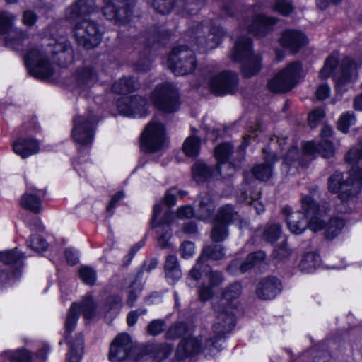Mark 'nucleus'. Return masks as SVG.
I'll return each instance as SVG.
<instances>
[{
	"mask_svg": "<svg viewBox=\"0 0 362 362\" xmlns=\"http://www.w3.org/2000/svg\"><path fill=\"white\" fill-rule=\"evenodd\" d=\"M74 60V51L66 37L44 38L33 45L25 55V64L30 75L45 80L55 71L54 64L67 66Z\"/></svg>",
	"mask_w": 362,
	"mask_h": 362,
	"instance_id": "nucleus-1",
	"label": "nucleus"
},
{
	"mask_svg": "<svg viewBox=\"0 0 362 362\" xmlns=\"http://www.w3.org/2000/svg\"><path fill=\"white\" fill-rule=\"evenodd\" d=\"M242 287L239 283H235L226 288L223 298L214 304L215 320L212 326L214 338L209 339L206 344V349L220 350L218 341L235 326L233 306L228 302L236 299L241 293Z\"/></svg>",
	"mask_w": 362,
	"mask_h": 362,
	"instance_id": "nucleus-2",
	"label": "nucleus"
},
{
	"mask_svg": "<svg viewBox=\"0 0 362 362\" xmlns=\"http://www.w3.org/2000/svg\"><path fill=\"white\" fill-rule=\"evenodd\" d=\"M302 211H291L289 206H285L282 213L286 217V223L289 230L296 235L303 233L307 228L317 232L325 227L322 219L326 211L320 209L318 204L310 195L301 199Z\"/></svg>",
	"mask_w": 362,
	"mask_h": 362,
	"instance_id": "nucleus-3",
	"label": "nucleus"
},
{
	"mask_svg": "<svg viewBox=\"0 0 362 362\" xmlns=\"http://www.w3.org/2000/svg\"><path fill=\"white\" fill-rule=\"evenodd\" d=\"M224 32L219 27H211V22H194L185 35L194 49L206 52L216 48L222 41Z\"/></svg>",
	"mask_w": 362,
	"mask_h": 362,
	"instance_id": "nucleus-4",
	"label": "nucleus"
},
{
	"mask_svg": "<svg viewBox=\"0 0 362 362\" xmlns=\"http://www.w3.org/2000/svg\"><path fill=\"white\" fill-rule=\"evenodd\" d=\"M358 66L349 57L343 59L338 66V57L334 55L329 56L325 60L323 67L319 72L321 78H327L332 74L336 83L338 92L346 90L344 86L355 81L358 76Z\"/></svg>",
	"mask_w": 362,
	"mask_h": 362,
	"instance_id": "nucleus-5",
	"label": "nucleus"
},
{
	"mask_svg": "<svg viewBox=\"0 0 362 362\" xmlns=\"http://www.w3.org/2000/svg\"><path fill=\"white\" fill-rule=\"evenodd\" d=\"M203 76L209 90L215 95L232 94L238 89V77L235 72H219L216 65L209 64L204 68Z\"/></svg>",
	"mask_w": 362,
	"mask_h": 362,
	"instance_id": "nucleus-6",
	"label": "nucleus"
},
{
	"mask_svg": "<svg viewBox=\"0 0 362 362\" xmlns=\"http://www.w3.org/2000/svg\"><path fill=\"white\" fill-rule=\"evenodd\" d=\"M230 58L243 63L242 72L245 77H251L261 69V57L253 53L251 39L247 37H241L236 40Z\"/></svg>",
	"mask_w": 362,
	"mask_h": 362,
	"instance_id": "nucleus-7",
	"label": "nucleus"
},
{
	"mask_svg": "<svg viewBox=\"0 0 362 362\" xmlns=\"http://www.w3.org/2000/svg\"><path fill=\"white\" fill-rule=\"evenodd\" d=\"M305 71L300 62L295 61L279 70L269 80L267 86L270 91L283 93L291 90L305 77Z\"/></svg>",
	"mask_w": 362,
	"mask_h": 362,
	"instance_id": "nucleus-8",
	"label": "nucleus"
},
{
	"mask_svg": "<svg viewBox=\"0 0 362 362\" xmlns=\"http://www.w3.org/2000/svg\"><path fill=\"white\" fill-rule=\"evenodd\" d=\"M263 7L262 4L248 7L245 12L246 16H243L239 26L259 37L269 33L272 26L277 23L278 18L259 13L263 10Z\"/></svg>",
	"mask_w": 362,
	"mask_h": 362,
	"instance_id": "nucleus-9",
	"label": "nucleus"
},
{
	"mask_svg": "<svg viewBox=\"0 0 362 362\" xmlns=\"http://www.w3.org/2000/svg\"><path fill=\"white\" fill-rule=\"evenodd\" d=\"M168 66L177 76L192 74L197 66L193 50L185 45L173 48L168 59Z\"/></svg>",
	"mask_w": 362,
	"mask_h": 362,
	"instance_id": "nucleus-10",
	"label": "nucleus"
},
{
	"mask_svg": "<svg viewBox=\"0 0 362 362\" xmlns=\"http://www.w3.org/2000/svg\"><path fill=\"white\" fill-rule=\"evenodd\" d=\"M151 100L156 108L166 113L177 111L180 105L178 91L168 82L158 85L151 95Z\"/></svg>",
	"mask_w": 362,
	"mask_h": 362,
	"instance_id": "nucleus-11",
	"label": "nucleus"
},
{
	"mask_svg": "<svg viewBox=\"0 0 362 362\" xmlns=\"http://www.w3.org/2000/svg\"><path fill=\"white\" fill-rule=\"evenodd\" d=\"M73 32L78 45L86 49L98 46L103 35L100 25L95 21L86 18L76 23Z\"/></svg>",
	"mask_w": 362,
	"mask_h": 362,
	"instance_id": "nucleus-12",
	"label": "nucleus"
},
{
	"mask_svg": "<svg viewBox=\"0 0 362 362\" xmlns=\"http://www.w3.org/2000/svg\"><path fill=\"white\" fill-rule=\"evenodd\" d=\"M95 124L96 118L93 114L74 117L71 130L74 141L81 146L90 145L94 139Z\"/></svg>",
	"mask_w": 362,
	"mask_h": 362,
	"instance_id": "nucleus-13",
	"label": "nucleus"
},
{
	"mask_svg": "<svg viewBox=\"0 0 362 362\" xmlns=\"http://www.w3.org/2000/svg\"><path fill=\"white\" fill-rule=\"evenodd\" d=\"M141 142L146 151L156 153L161 150L165 144L164 126L158 122L150 123L141 134Z\"/></svg>",
	"mask_w": 362,
	"mask_h": 362,
	"instance_id": "nucleus-14",
	"label": "nucleus"
},
{
	"mask_svg": "<svg viewBox=\"0 0 362 362\" xmlns=\"http://www.w3.org/2000/svg\"><path fill=\"white\" fill-rule=\"evenodd\" d=\"M97 304L93 300L90 295H86L83 297L81 305L78 303H72L66 320V329L69 332H71L77 323L79 317V310H81L83 317L90 320L96 315Z\"/></svg>",
	"mask_w": 362,
	"mask_h": 362,
	"instance_id": "nucleus-15",
	"label": "nucleus"
},
{
	"mask_svg": "<svg viewBox=\"0 0 362 362\" xmlns=\"http://www.w3.org/2000/svg\"><path fill=\"white\" fill-rule=\"evenodd\" d=\"M163 207L160 204H156L153 208L152 217V228L157 234L158 244L161 248L169 247V240L171 238L172 233L170 226V218L171 214L167 211L164 214L163 220H160V216L162 213Z\"/></svg>",
	"mask_w": 362,
	"mask_h": 362,
	"instance_id": "nucleus-16",
	"label": "nucleus"
},
{
	"mask_svg": "<svg viewBox=\"0 0 362 362\" xmlns=\"http://www.w3.org/2000/svg\"><path fill=\"white\" fill-rule=\"evenodd\" d=\"M239 218V215L231 205L222 206L218 213L211 231V239L221 242L228 236L227 225Z\"/></svg>",
	"mask_w": 362,
	"mask_h": 362,
	"instance_id": "nucleus-17",
	"label": "nucleus"
},
{
	"mask_svg": "<svg viewBox=\"0 0 362 362\" xmlns=\"http://www.w3.org/2000/svg\"><path fill=\"white\" fill-rule=\"evenodd\" d=\"M135 4L134 0H109L103 8V13L107 20L124 21L132 14Z\"/></svg>",
	"mask_w": 362,
	"mask_h": 362,
	"instance_id": "nucleus-18",
	"label": "nucleus"
},
{
	"mask_svg": "<svg viewBox=\"0 0 362 362\" xmlns=\"http://www.w3.org/2000/svg\"><path fill=\"white\" fill-rule=\"evenodd\" d=\"M225 253L223 248L220 245H210L205 247L202 254L197 260L195 265L191 269L189 274L188 284L194 286L198 280L201 278V269L203 268L206 258L214 260L221 259Z\"/></svg>",
	"mask_w": 362,
	"mask_h": 362,
	"instance_id": "nucleus-19",
	"label": "nucleus"
},
{
	"mask_svg": "<svg viewBox=\"0 0 362 362\" xmlns=\"http://www.w3.org/2000/svg\"><path fill=\"white\" fill-rule=\"evenodd\" d=\"M133 347L130 336L126 333L119 334L110 344L109 359L113 362L124 361L130 356Z\"/></svg>",
	"mask_w": 362,
	"mask_h": 362,
	"instance_id": "nucleus-20",
	"label": "nucleus"
},
{
	"mask_svg": "<svg viewBox=\"0 0 362 362\" xmlns=\"http://www.w3.org/2000/svg\"><path fill=\"white\" fill-rule=\"evenodd\" d=\"M117 105L121 114L128 117H136L146 115L148 103L141 96L134 95L118 100Z\"/></svg>",
	"mask_w": 362,
	"mask_h": 362,
	"instance_id": "nucleus-21",
	"label": "nucleus"
},
{
	"mask_svg": "<svg viewBox=\"0 0 362 362\" xmlns=\"http://www.w3.org/2000/svg\"><path fill=\"white\" fill-rule=\"evenodd\" d=\"M308 42L306 35L298 30H286L279 38L280 45L293 54L297 53Z\"/></svg>",
	"mask_w": 362,
	"mask_h": 362,
	"instance_id": "nucleus-22",
	"label": "nucleus"
},
{
	"mask_svg": "<svg viewBox=\"0 0 362 362\" xmlns=\"http://www.w3.org/2000/svg\"><path fill=\"white\" fill-rule=\"evenodd\" d=\"M232 152L233 147L228 143L220 144L214 151V155L218 162V167L223 171V178L232 176L235 171V163L228 161Z\"/></svg>",
	"mask_w": 362,
	"mask_h": 362,
	"instance_id": "nucleus-23",
	"label": "nucleus"
},
{
	"mask_svg": "<svg viewBox=\"0 0 362 362\" xmlns=\"http://www.w3.org/2000/svg\"><path fill=\"white\" fill-rule=\"evenodd\" d=\"M46 192L35 187H28L20 200L21 206L35 214L42 210V199L45 196Z\"/></svg>",
	"mask_w": 362,
	"mask_h": 362,
	"instance_id": "nucleus-24",
	"label": "nucleus"
},
{
	"mask_svg": "<svg viewBox=\"0 0 362 362\" xmlns=\"http://www.w3.org/2000/svg\"><path fill=\"white\" fill-rule=\"evenodd\" d=\"M281 284L276 277H267L262 279L257 288V294L262 300L274 298L281 291Z\"/></svg>",
	"mask_w": 362,
	"mask_h": 362,
	"instance_id": "nucleus-25",
	"label": "nucleus"
},
{
	"mask_svg": "<svg viewBox=\"0 0 362 362\" xmlns=\"http://www.w3.org/2000/svg\"><path fill=\"white\" fill-rule=\"evenodd\" d=\"M25 259L23 254L17 248L0 252V261L9 267L13 272L12 276L17 278L20 275V269Z\"/></svg>",
	"mask_w": 362,
	"mask_h": 362,
	"instance_id": "nucleus-26",
	"label": "nucleus"
},
{
	"mask_svg": "<svg viewBox=\"0 0 362 362\" xmlns=\"http://www.w3.org/2000/svg\"><path fill=\"white\" fill-rule=\"evenodd\" d=\"M192 173L194 180L197 183H203L211 178L223 177V171L217 166L213 168L204 163L198 161L192 168Z\"/></svg>",
	"mask_w": 362,
	"mask_h": 362,
	"instance_id": "nucleus-27",
	"label": "nucleus"
},
{
	"mask_svg": "<svg viewBox=\"0 0 362 362\" xmlns=\"http://www.w3.org/2000/svg\"><path fill=\"white\" fill-rule=\"evenodd\" d=\"M264 163L257 165L252 169L254 176L260 180H269L272 176L273 165L276 160V155L272 152L263 150Z\"/></svg>",
	"mask_w": 362,
	"mask_h": 362,
	"instance_id": "nucleus-28",
	"label": "nucleus"
},
{
	"mask_svg": "<svg viewBox=\"0 0 362 362\" xmlns=\"http://www.w3.org/2000/svg\"><path fill=\"white\" fill-rule=\"evenodd\" d=\"M265 257L266 255L262 251L251 253L247 256L246 260L242 262L240 264L238 260L233 261L228 267V270L233 274H235V269L236 267H239L240 272L242 274L245 273L253 267L259 264L264 260Z\"/></svg>",
	"mask_w": 362,
	"mask_h": 362,
	"instance_id": "nucleus-29",
	"label": "nucleus"
},
{
	"mask_svg": "<svg viewBox=\"0 0 362 362\" xmlns=\"http://www.w3.org/2000/svg\"><path fill=\"white\" fill-rule=\"evenodd\" d=\"M13 148L17 155L26 158L39 151V144L33 139L19 138L13 144Z\"/></svg>",
	"mask_w": 362,
	"mask_h": 362,
	"instance_id": "nucleus-30",
	"label": "nucleus"
},
{
	"mask_svg": "<svg viewBox=\"0 0 362 362\" xmlns=\"http://www.w3.org/2000/svg\"><path fill=\"white\" fill-rule=\"evenodd\" d=\"M198 204L195 210V217L200 220H207L214 211V204L208 192L201 193L197 199Z\"/></svg>",
	"mask_w": 362,
	"mask_h": 362,
	"instance_id": "nucleus-31",
	"label": "nucleus"
},
{
	"mask_svg": "<svg viewBox=\"0 0 362 362\" xmlns=\"http://www.w3.org/2000/svg\"><path fill=\"white\" fill-rule=\"evenodd\" d=\"M95 10L93 0H78L66 10V17L69 19L83 18L92 13Z\"/></svg>",
	"mask_w": 362,
	"mask_h": 362,
	"instance_id": "nucleus-32",
	"label": "nucleus"
},
{
	"mask_svg": "<svg viewBox=\"0 0 362 362\" xmlns=\"http://www.w3.org/2000/svg\"><path fill=\"white\" fill-rule=\"evenodd\" d=\"M201 348V339L199 337H190L180 343L177 349V356L182 359L197 354Z\"/></svg>",
	"mask_w": 362,
	"mask_h": 362,
	"instance_id": "nucleus-33",
	"label": "nucleus"
},
{
	"mask_svg": "<svg viewBox=\"0 0 362 362\" xmlns=\"http://www.w3.org/2000/svg\"><path fill=\"white\" fill-rule=\"evenodd\" d=\"M139 83L133 77H123L112 85V90L119 94H126L137 89Z\"/></svg>",
	"mask_w": 362,
	"mask_h": 362,
	"instance_id": "nucleus-34",
	"label": "nucleus"
},
{
	"mask_svg": "<svg viewBox=\"0 0 362 362\" xmlns=\"http://www.w3.org/2000/svg\"><path fill=\"white\" fill-rule=\"evenodd\" d=\"M165 269L166 277L171 279L173 282L179 279L182 276V272L175 255H170L167 257Z\"/></svg>",
	"mask_w": 362,
	"mask_h": 362,
	"instance_id": "nucleus-35",
	"label": "nucleus"
},
{
	"mask_svg": "<svg viewBox=\"0 0 362 362\" xmlns=\"http://www.w3.org/2000/svg\"><path fill=\"white\" fill-rule=\"evenodd\" d=\"M31 358L30 354L25 349L6 351L0 356V360L3 362H30Z\"/></svg>",
	"mask_w": 362,
	"mask_h": 362,
	"instance_id": "nucleus-36",
	"label": "nucleus"
},
{
	"mask_svg": "<svg viewBox=\"0 0 362 362\" xmlns=\"http://www.w3.org/2000/svg\"><path fill=\"white\" fill-rule=\"evenodd\" d=\"M76 81L78 86L85 89L95 83L97 76L93 69L86 68L77 72Z\"/></svg>",
	"mask_w": 362,
	"mask_h": 362,
	"instance_id": "nucleus-37",
	"label": "nucleus"
},
{
	"mask_svg": "<svg viewBox=\"0 0 362 362\" xmlns=\"http://www.w3.org/2000/svg\"><path fill=\"white\" fill-rule=\"evenodd\" d=\"M344 226V221L343 218L332 217L327 225L325 223V227L322 229H325L327 238L333 239L341 233Z\"/></svg>",
	"mask_w": 362,
	"mask_h": 362,
	"instance_id": "nucleus-38",
	"label": "nucleus"
},
{
	"mask_svg": "<svg viewBox=\"0 0 362 362\" xmlns=\"http://www.w3.org/2000/svg\"><path fill=\"white\" fill-rule=\"evenodd\" d=\"M200 272L201 276H202V274H204L207 277V285L210 286L211 288H216L220 286L224 280L222 273L218 271L211 270V269L207 265H204Z\"/></svg>",
	"mask_w": 362,
	"mask_h": 362,
	"instance_id": "nucleus-39",
	"label": "nucleus"
},
{
	"mask_svg": "<svg viewBox=\"0 0 362 362\" xmlns=\"http://www.w3.org/2000/svg\"><path fill=\"white\" fill-rule=\"evenodd\" d=\"M320 264V257L314 252L306 253L300 263L301 269L305 272H312Z\"/></svg>",
	"mask_w": 362,
	"mask_h": 362,
	"instance_id": "nucleus-40",
	"label": "nucleus"
},
{
	"mask_svg": "<svg viewBox=\"0 0 362 362\" xmlns=\"http://www.w3.org/2000/svg\"><path fill=\"white\" fill-rule=\"evenodd\" d=\"M182 148L186 156H197L199 152L200 139L197 136H189L185 139Z\"/></svg>",
	"mask_w": 362,
	"mask_h": 362,
	"instance_id": "nucleus-41",
	"label": "nucleus"
},
{
	"mask_svg": "<svg viewBox=\"0 0 362 362\" xmlns=\"http://www.w3.org/2000/svg\"><path fill=\"white\" fill-rule=\"evenodd\" d=\"M356 120L355 115L353 112H344L338 120V129L343 132H347L350 127L355 124Z\"/></svg>",
	"mask_w": 362,
	"mask_h": 362,
	"instance_id": "nucleus-42",
	"label": "nucleus"
},
{
	"mask_svg": "<svg viewBox=\"0 0 362 362\" xmlns=\"http://www.w3.org/2000/svg\"><path fill=\"white\" fill-rule=\"evenodd\" d=\"M79 276L83 283L89 286L95 285L97 279L96 271L90 267H82Z\"/></svg>",
	"mask_w": 362,
	"mask_h": 362,
	"instance_id": "nucleus-43",
	"label": "nucleus"
},
{
	"mask_svg": "<svg viewBox=\"0 0 362 362\" xmlns=\"http://www.w3.org/2000/svg\"><path fill=\"white\" fill-rule=\"evenodd\" d=\"M16 17L7 11L0 13V34L7 33L13 26Z\"/></svg>",
	"mask_w": 362,
	"mask_h": 362,
	"instance_id": "nucleus-44",
	"label": "nucleus"
},
{
	"mask_svg": "<svg viewBox=\"0 0 362 362\" xmlns=\"http://www.w3.org/2000/svg\"><path fill=\"white\" fill-rule=\"evenodd\" d=\"M362 157V139L359 143L351 148L346 154V160L349 164L355 166Z\"/></svg>",
	"mask_w": 362,
	"mask_h": 362,
	"instance_id": "nucleus-45",
	"label": "nucleus"
},
{
	"mask_svg": "<svg viewBox=\"0 0 362 362\" xmlns=\"http://www.w3.org/2000/svg\"><path fill=\"white\" fill-rule=\"evenodd\" d=\"M281 234V228L280 225L274 223L268 226L264 231V239L269 243L276 241Z\"/></svg>",
	"mask_w": 362,
	"mask_h": 362,
	"instance_id": "nucleus-46",
	"label": "nucleus"
},
{
	"mask_svg": "<svg viewBox=\"0 0 362 362\" xmlns=\"http://www.w3.org/2000/svg\"><path fill=\"white\" fill-rule=\"evenodd\" d=\"M272 11L287 16L293 11V6L286 0H276L272 6Z\"/></svg>",
	"mask_w": 362,
	"mask_h": 362,
	"instance_id": "nucleus-47",
	"label": "nucleus"
},
{
	"mask_svg": "<svg viewBox=\"0 0 362 362\" xmlns=\"http://www.w3.org/2000/svg\"><path fill=\"white\" fill-rule=\"evenodd\" d=\"M28 246L36 252L45 251L47 248V241L40 235H33L27 243Z\"/></svg>",
	"mask_w": 362,
	"mask_h": 362,
	"instance_id": "nucleus-48",
	"label": "nucleus"
},
{
	"mask_svg": "<svg viewBox=\"0 0 362 362\" xmlns=\"http://www.w3.org/2000/svg\"><path fill=\"white\" fill-rule=\"evenodd\" d=\"M166 323L163 320H153L151 321L147 327V332L151 336H158L165 329Z\"/></svg>",
	"mask_w": 362,
	"mask_h": 362,
	"instance_id": "nucleus-49",
	"label": "nucleus"
},
{
	"mask_svg": "<svg viewBox=\"0 0 362 362\" xmlns=\"http://www.w3.org/2000/svg\"><path fill=\"white\" fill-rule=\"evenodd\" d=\"M174 0H154L153 7L158 13H168L173 8Z\"/></svg>",
	"mask_w": 362,
	"mask_h": 362,
	"instance_id": "nucleus-50",
	"label": "nucleus"
},
{
	"mask_svg": "<svg viewBox=\"0 0 362 362\" xmlns=\"http://www.w3.org/2000/svg\"><path fill=\"white\" fill-rule=\"evenodd\" d=\"M83 355V341L81 339L78 341L76 347L74 345L71 346V351L68 355L69 362H80Z\"/></svg>",
	"mask_w": 362,
	"mask_h": 362,
	"instance_id": "nucleus-51",
	"label": "nucleus"
},
{
	"mask_svg": "<svg viewBox=\"0 0 362 362\" xmlns=\"http://www.w3.org/2000/svg\"><path fill=\"white\" fill-rule=\"evenodd\" d=\"M18 36L14 37H10L7 43L12 48L19 50L21 49L22 44L28 39V35L24 31H19L16 33Z\"/></svg>",
	"mask_w": 362,
	"mask_h": 362,
	"instance_id": "nucleus-52",
	"label": "nucleus"
},
{
	"mask_svg": "<svg viewBox=\"0 0 362 362\" xmlns=\"http://www.w3.org/2000/svg\"><path fill=\"white\" fill-rule=\"evenodd\" d=\"M185 330L183 323H177L172 325L166 332L165 337L168 339H175L180 337Z\"/></svg>",
	"mask_w": 362,
	"mask_h": 362,
	"instance_id": "nucleus-53",
	"label": "nucleus"
},
{
	"mask_svg": "<svg viewBox=\"0 0 362 362\" xmlns=\"http://www.w3.org/2000/svg\"><path fill=\"white\" fill-rule=\"evenodd\" d=\"M325 158H330L334 155V148L331 141L327 139H322L319 143V152Z\"/></svg>",
	"mask_w": 362,
	"mask_h": 362,
	"instance_id": "nucleus-54",
	"label": "nucleus"
},
{
	"mask_svg": "<svg viewBox=\"0 0 362 362\" xmlns=\"http://www.w3.org/2000/svg\"><path fill=\"white\" fill-rule=\"evenodd\" d=\"M202 6V0H185L183 4V9L189 14L196 13Z\"/></svg>",
	"mask_w": 362,
	"mask_h": 362,
	"instance_id": "nucleus-55",
	"label": "nucleus"
},
{
	"mask_svg": "<svg viewBox=\"0 0 362 362\" xmlns=\"http://www.w3.org/2000/svg\"><path fill=\"white\" fill-rule=\"evenodd\" d=\"M325 116L322 110H315L313 111L308 116V122L312 128L315 127Z\"/></svg>",
	"mask_w": 362,
	"mask_h": 362,
	"instance_id": "nucleus-56",
	"label": "nucleus"
},
{
	"mask_svg": "<svg viewBox=\"0 0 362 362\" xmlns=\"http://www.w3.org/2000/svg\"><path fill=\"white\" fill-rule=\"evenodd\" d=\"M180 250L182 257L187 259L194 254L195 247L193 243L187 241L181 245Z\"/></svg>",
	"mask_w": 362,
	"mask_h": 362,
	"instance_id": "nucleus-57",
	"label": "nucleus"
},
{
	"mask_svg": "<svg viewBox=\"0 0 362 362\" xmlns=\"http://www.w3.org/2000/svg\"><path fill=\"white\" fill-rule=\"evenodd\" d=\"M147 313L146 309H137L136 310L131 311L128 313L127 321L129 326H133L137 322L138 317L140 315H144Z\"/></svg>",
	"mask_w": 362,
	"mask_h": 362,
	"instance_id": "nucleus-58",
	"label": "nucleus"
},
{
	"mask_svg": "<svg viewBox=\"0 0 362 362\" xmlns=\"http://www.w3.org/2000/svg\"><path fill=\"white\" fill-rule=\"evenodd\" d=\"M303 150L306 155H314L319 152V144L313 141L305 142L303 145Z\"/></svg>",
	"mask_w": 362,
	"mask_h": 362,
	"instance_id": "nucleus-59",
	"label": "nucleus"
},
{
	"mask_svg": "<svg viewBox=\"0 0 362 362\" xmlns=\"http://www.w3.org/2000/svg\"><path fill=\"white\" fill-rule=\"evenodd\" d=\"M177 215L180 218H189L195 216V211L191 206H183L177 209Z\"/></svg>",
	"mask_w": 362,
	"mask_h": 362,
	"instance_id": "nucleus-60",
	"label": "nucleus"
},
{
	"mask_svg": "<svg viewBox=\"0 0 362 362\" xmlns=\"http://www.w3.org/2000/svg\"><path fill=\"white\" fill-rule=\"evenodd\" d=\"M291 254V250L286 243L282 244L275 250V257L280 259L288 257Z\"/></svg>",
	"mask_w": 362,
	"mask_h": 362,
	"instance_id": "nucleus-61",
	"label": "nucleus"
},
{
	"mask_svg": "<svg viewBox=\"0 0 362 362\" xmlns=\"http://www.w3.org/2000/svg\"><path fill=\"white\" fill-rule=\"evenodd\" d=\"M36 20L37 16L33 11L28 10L24 12L23 16V21L25 25H33L35 23Z\"/></svg>",
	"mask_w": 362,
	"mask_h": 362,
	"instance_id": "nucleus-62",
	"label": "nucleus"
},
{
	"mask_svg": "<svg viewBox=\"0 0 362 362\" xmlns=\"http://www.w3.org/2000/svg\"><path fill=\"white\" fill-rule=\"evenodd\" d=\"M176 189H171L166 193L163 202L164 204L168 206H173L176 203Z\"/></svg>",
	"mask_w": 362,
	"mask_h": 362,
	"instance_id": "nucleus-63",
	"label": "nucleus"
},
{
	"mask_svg": "<svg viewBox=\"0 0 362 362\" xmlns=\"http://www.w3.org/2000/svg\"><path fill=\"white\" fill-rule=\"evenodd\" d=\"M330 93V88L326 84H322L318 87L316 90V96L319 100H325L327 98Z\"/></svg>",
	"mask_w": 362,
	"mask_h": 362,
	"instance_id": "nucleus-64",
	"label": "nucleus"
}]
</instances>
